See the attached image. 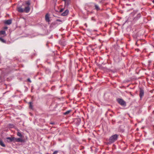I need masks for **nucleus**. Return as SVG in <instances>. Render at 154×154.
Returning a JSON list of instances; mask_svg holds the SVG:
<instances>
[{
    "mask_svg": "<svg viewBox=\"0 0 154 154\" xmlns=\"http://www.w3.org/2000/svg\"><path fill=\"white\" fill-rule=\"evenodd\" d=\"M30 4V1L28 0L25 3L22 4L21 6H20L17 8V11L20 13L24 12L26 13H28L30 11V8L29 5Z\"/></svg>",
    "mask_w": 154,
    "mask_h": 154,
    "instance_id": "1",
    "label": "nucleus"
},
{
    "mask_svg": "<svg viewBox=\"0 0 154 154\" xmlns=\"http://www.w3.org/2000/svg\"><path fill=\"white\" fill-rule=\"evenodd\" d=\"M63 21L60 19H57L55 21L52 22L51 24L50 27L52 29L56 27L58 25L61 24Z\"/></svg>",
    "mask_w": 154,
    "mask_h": 154,
    "instance_id": "2",
    "label": "nucleus"
},
{
    "mask_svg": "<svg viewBox=\"0 0 154 154\" xmlns=\"http://www.w3.org/2000/svg\"><path fill=\"white\" fill-rule=\"evenodd\" d=\"M118 135L117 134H115L111 136L109 139V142L107 143V144H111L114 142L118 139Z\"/></svg>",
    "mask_w": 154,
    "mask_h": 154,
    "instance_id": "3",
    "label": "nucleus"
},
{
    "mask_svg": "<svg viewBox=\"0 0 154 154\" xmlns=\"http://www.w3.org/2000/svg\"><path fill=\"white\" fill-rule=\"evenodd\" d=\"M117 101L121 105L125 106H126V102L122 99L119 98L117 99Z\"/></svg>",
    "mask_w": 154,
    "mask_h": 154,
    "instance_id": "4",
    "label": "nucleus"
},
{
    "mask_svg": "<svg viewBox=\"0 0 154 154\" xmlns=\"http://www.w3.org/2000/svg\"><path fill=\"white\" fill-rule=\"evenodd\" d=\"M24 142V140L21 138H15L14 137V142Z\"/></svg>",
    "mask_w": 154,
    "mask_h": 154,
    "instance_id": "5",
    "label": "nucleus"
},
{
    "mask_svg": "<svg viewBox=\"0 0 154 154\" xmlns=\"http://www.w3.org/2000/svg\"><path fill=\"white\" fill-rule=\"evenodd\" d=\"M144 90L140 88V94H139V96L140 97L141 99L144 96Z\"/></svg>",
    "mask_w": 154,
    "mask_h": 154,
    "instance_id": "6",
    "label": "nucleus"
},
{
    "mask_svg": "<svg viewBox=\"0 0 154 154\" xmlns=\"http://www.w3.org/2000/svg\"><path fill=\"white\" fill-rule=\"evenodd\" d=\"M6 139L7 140V142H14V137H8L6 138Z\"/></svg>",
    "mask_w": 154,
    "mask_h": 154,
    "instance_id": "7",
    "label": "nucleus"
},
{
    "mask_svg": "<svg viewBox=\"0 0 154 154\" xmlns=\"http://www.w3.org/2000/svg\"><path fill=\"white\" fill-rule=\"evenodd\" d=\"M12 23V20L11 19L5 20L4 21V23L5 24L9 25Z\"/></svg>",
    "mask_w": 154,
    "mask_h": 154,
    "instance_id": "8",
    "label": "nucleus"
},
{
    "mask_svg": "<svg viewBox=\"0 0 154 154\" xmlns=\"http://www.w3.org/2000/svg\"><path fill=\"white\" fill-rule=\"evenodd\" d=\"M45 20L47 22H50L49 15L48 13L45 16Z\"/></svg>",
    "mask_w": 154,
    "mask_h": 154,
    "instance_id": "9",
    "label": "nucleus"
},
{
    "mask_svg": "<svg viewBox=\"0 0 154 154\" xmlns=\"http://www.w3.org/2000/svg\"><path fill=\"white\" fill-rule=\"evenodd\" d=\"M69 12V10L66 9L62 13L61 15L63 16H66L68 14Z\"/></svg>",
    "mask_w": 154,
    "mask_h": 154,
    "instance_id": "10",
    "label": "nucleus"
},
{
    "mask_svg": "<svg viewBox=\"0 0 154 154\" xmlns=\"http://www.w3.org/2000/svg\"><path fill=\"white\" fill-rule=\"evenodd\" d=\"M3 35V36H5L6 35L5 32V30L0 31V35Z\"/></svg>",
    "mask_w": 154,
    "mask_h": 154,
    "instance_id": "11",
    "label": "nucleus"
},
{
    "mask_svg": "<svg viewBox=\"0 0 154 154\" xmlns=\"http://www.w3.org/2000/svg\"><path fill=\"white\" fill-rule=\"evenodd\" d=\"M0 145L3 147H5V145L4 143L2 140L1 139H0Z\"/></svg>",
    "mask_w": 154,
    "mask_h": 154,
    "instance_id": "12",
    "label": "nucleus"
},
{
    "mask_svg": "<svg viewBox=\"0 0 154 154\" xmlns=\"http://www.w3.org/2000/svg\"><path fill=\"white\" fill-rule=\"evenodd\" d=\"M63 1H64L65 2V6H68L69 5V2L68 0H63Z\"/></svg>",
    "mask_w": 154,
    "mask_h": 154,
    "instance_id": "13",
    "label": "nucleus"
},
{
    "mask_svg": "<svg viewBox=\"0 0 154 154\" xmlns=\"http://www.w3.org/2000/svg\"><path fill=\"white\" fill-rule=\"evenodd\" d=\"M0 41L3 43H6V41L2 37H0Z\"/></svg>",
    "mask_w": 154,
    "mask_h": 154,
    "instance_id": "14",
    "label": "nucleus"
},
{
    "mask_svg": "<svg viewBox=\"0 0 154 154\" xmlns=\"http://www.w3.org/2000/svg\"><path fill=\"white\" fill-rule=\"evenodd\" d=\"M29 107L31 109H32L33 108V106L32 105V103L31 102H29Z\"/></svg>",
    "mask_w": 154,
    "mask_h": 154,
    "instance_id": "15",
    "label": "nucleus"
},
{
    "mask_svg": "<svg viewBox=\"0 0 154 154\" xmlns=\"http://www.w3.org/2000/svg\"><path fill=\"white\" fill-rule=\"evenodd\" d=\"M71 112V110H68L66 112H65L63 113V114L64 115H66L67 114H69Z\"/></svg>",
    "mask_w": 154,
    "mask_h": 154,
    "instance_id": "16",
    "label": "nucleus"
},
{
    "mask_svg": "<svg viewBox=\"0 0 154 154\" xmlns=\"http://www.w3.org/2000/svg\"><path fill=\"white\" fill-rule=\"evenodd\" d=\"M95 9L97 10H100V8L96 4H95Z\"/></svg>",
    "mask_w": 154,
    "mask_h": 154,
    "instance_id": "17",
    "label": "nucleus"
},
{
    "mask_svg": "<svg viewBox=\"0 0 154 154\" xmlns=\"http://www.w3.org/2000/svg\"><path fill=\"white\" fill-rule=\"evenodd\" d=\"M17 135L18 136L21 137L22 136V135L21 134L20 132H18L17 133Z\"/></svg>",
    "mask_w": 154,
    "mask_h": 154,
    "instance_id": "18",
    "label": "nucleus"
},
{
    "mask_svg": "<svg viewBox=\"0 0 154 154\" xmlns=\"http://www.w3.org/2000/svg\"><path fill=\"white\" fill-rule=\"evenodd\" d=\"M58 152V150H55L54 152L52 154H57Z\"/></svg>",
    "mask_w": 154,
    "mask_h": 154,
    "instance_id": "19",
    "label": "nucleus"
},
{
    "mask_svg": "<svg viewBox=\"0 0 154 154\" xmlns=\"http://www.w3.org/2000/svg\"><path fill=\"white\" fill-rule=\"evenodd\" d=\"M28 81L29 82H31V81L30 79L29 78H28L27 79Z\"/></svg>",
    "mask_w": 154,
    "mask_h": 154,
    "instance_id": "20",
    "label": "nucleus"
},
{
    "mask_svg": "<svg viewBox=\"0 0 154 154\" xmlns=\"http://www.w3.org/2000/svg\"><path fill=\"white\" fill-rule=\"evenodd\" d=\"M8 27L7 26H5L4 27V29H8Z\"/></svg>",
    "mask_w": 154,
    "mask_h": 154,
    "instance_id": "21",
    "label": "nucleus"
},
{
    "mask_svg": "<svg viewBox=\"0 0 154 154\" xmlns=\"http://www.w3.org/2000/svg\"><path fill=\"white\" fill-rule=\"evenodd\" d=\"M63 9H61L60 10V12H62V11H63Z\"/></svg>",
    "mask_w": 154,
    "mask_h": 154,
    "instance_id": "22",
    "label": "nucleus"
},
{
    "mask_svg": "<svg viewBox=\"0 0 154 154\" xmlns=\"http://www.w3.org/2000/svg\"><path fill=\"white\" fill-rule=\"evenodd\" d=\"M91 20H94V17H92L91 18Z\"/></svg>",
    "mask_w": 154,
    "mask_h": 154,
    "instance_id": "23",
    "label": "nucleus"
},
{
    "mask_svg": "<svg viewBox=\"0 0 154 154\" xmlns=\"http://www.w3.org/2000/svg\"><path fill=\"white\" fill-rule=\"evenodd\" d=\"M152 2L153 4H154V0H153L152 1Z\"/></svg>",
    "mask_w": 154,
    "mask_h": 154,
    "instance_id": "24",
    "label": "nucleus"
},
{
    "mask_svg": "<svg viewBox=\"0 0 154 154\" xmlns=\"http://www.w3.org/2000/svg\"><path fill=\"white\" fill-rule=\"evenodd\" d=\"M152 144L154 146V141H153V142L152 143Z\"/></svg>",
    "mask_w": 154,
    "mask_h": 154,
    "instance_id": "25",
    "label": "nucleus"
},
{
    "mask_svg": "<svg viewBox=\"0 0 154 154\" xmlns=\"http://www.w3.org/2000/svg\"><path fill=\"white\" fill-rule=\"evenodd\" d=\"M106 18H108V17H108L107 16V15H106Z\"/></svg>",
    "mask_w": 154,
    "mask_h": 154,
    "instance_id": "26",
    "label": "nucleus"
},
{
    "mask_svg": "<svg viewBox=\"0 0 154 154\" xmlns=\"http://www.w3.org/2000/svg\"><path fill=\"white\" fill-rule=\"evenodd\" d=\"M40 154H42V153H40Z\"/></svg>",
    "mask_w": 154,
    "mask_h": 154,
    "instance_id": "27",
    "label": "nucleus"
}]
</instances>
